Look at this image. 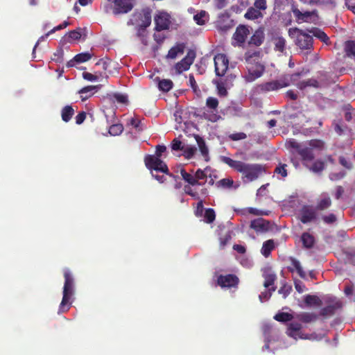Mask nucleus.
<instances>
[{
  "label": "nucleus",
  "instance_id": "obj_1",
  "mask_svg": "<svg viewBox=\"0 0 355 355\" xmlns=\"http://www.w3.org/2000/svg\"><path fill=\"white\" fill-rule=\"evenodd\" d=\"M287 148L293 149L291 151L293 158L292 162L295 167L300 164L311 169V141L306 140L302 142L295 139L286 141Z\"/></svg>",
  "mask_w": 355,
  "mask_h": 355
},
{
  "label": "nucleus",
  "instance_id": "obj_2",
  "mask_svg": "<svg viewBox=\"0 0 355 355\" xmlns=\"http://www.w3.org/2000/svg\"><path fill=\"white\" fill-rule=\"evenodd\" d=\"M221 159L223 162L227 164L230 167L242 173V179L244 181L252 182L257 180L263 171V168L260 164H247L225 156L222 157Z\"/></svg>",
  "mask_w": 355,
  "mask_h": 355
},
{
  "label": "nucleus",
  "instance_id": "obj_3",
  "mask_svg": "<svg viewBox=\"0 0 355 355\" xmlns=\"http://www.w3.org/2000/svg\"><path fill=\"white\" fill-rule=\"evenodd\" d=\"M259 52L258 51H248L245 53L248 73L244 78L247 82H252L263 73L265 67L259 62Z\"/></svg>",
  "mask_w": 355,
  "mask_h": 355
},
{
  "label": "nucleus",
  "instance_id": "obj_4",
  "mask_svg": "<svg viewBox=\"0 0 355 355\" xmlns=\"http://www.w3.org/2000/svg\"><path fill=\"white\" fill-rule=\"evenodd\" d=\"M323 304L325 306L321 309L320 314L324 317L333 315L336 310L340 309L343 306L342 302L333 296H326L321 300L315 295H312V307Z\"/></svg>",
  "mask_w": 355,
  "mask_h": 355
},
{
  "label": "nucleus",
  "instance_id": "obj_5",
  "mask_svg": "<svg viewBox=\"0 0 355 355\" xmlns=\"http://www.w3.org/2000/svg\"><path fill=\"white\" fill-rule=\"evenodd\" d=\"M64 284L63 287V297L59 306L58 313L68 311L71 307L69 302L73 295L74 281L72 275L69 269L64 271Z\"/></svg>",
  "mask_w": 355,
  "mask_h": 355
},
{
  "label": "nucleus",
  "instance_id": "obj_6",
  "mask_svg": "<svg viewBox=\"0 0 355 355\" xmlns=\"http://www.w3.org/2000/svg\"><path fill=\"white\" fill-rule=\"evenodd\" d=\"M151 10L146 8L142 9L140 12H135L132 15V18L128 22V24H137L139 30L144 31L151 24Z\"/></svg>",
  "mask_w": 355,
  "mask_h": 355
},
{
  "label": "nucleus",
  "instance_id": "obj_7",
  "mask_svg": "<svg viewBox=\"0 0 355 355\" xmlns=\"http://www.w3.org/2000/svg\"><path fill=\"white\" fill-rule=\"evenodd\" d=\"M307 71H301L294 73L293 74H284L282 76V80H284L288 83V86L291 84L296 85L300 89H304L308 86L311 85V80H301V78L306 75Z\"/></svg>",
  "mask_w": 355,
  "mask_h": 355
},
{
  "label": "nucleus",
  "instance_id": "obj_8",
  "mask_svg": "<svg viewBox=\"0 0 355 355\" xmlns=\"http://www.w3.org/2000/svg\"><path fill=\"white\" fill-rule=\"evenodd\" d=\"M144 163L149 170L159 171L165 174H169L167 165L159 157L153 155H147L144 157Z\"/></svg>",
  "mask_w": 355,
  "mask_h": 355
},
{
  "label": "nucleus",
  "instance_id": "obj_9",
  "mask_svg": "<svg viewBox=\"0 0 355 355\" xmlns=\"http://www.w3.org/2000/svg\"><path fill=\"white\" fill-rule=\"evenodd\" d=\"M284 81L281 77L279 80L263 83L257 86V91L261 93H266L288 87V83Z\"/></svg>",
  "mask_w": 355,
  "mask_h": 355
},
{
  "label": "nucleus",
  "instance_id": "obj_10",
  "mask_svg": "<svg viewBox=\"0 0 355 355\" xmlns=\"http://www.w3.org/2000/svg\"><path fill=\"white\" fill-rule=\"evenodd\" d=\"M290 35H296V44L301 49H308L311 45V35L303 30L295 28L289 30Z\"/></svg>",
  "mask_w": 355,
  "mask_h": 355
},
{
  "label": "nucleus",
  "instance_id": "obj_11",
  "mask_svg": "<svg viewBox=\"0 0 355 355\" xmlns=\"http://www.w3.org/2000/svg\"><path fill=\"white\" fill-rule=\"evenodd\" d=\"M218 105L219 102L216 98L209 96L207 98L206 106L211 111L204 113V116L206 119L211 122H216L220 118L217 112Z\"/></svg>",
  "mask_w": 355,
  "mask_h": 355
},
{
  "label": "nucleus",
  "instance_id": "obj_12",
  "mask_svg": "<svg viewBox=\"0 0 355 355\" xmlns=\"http://www.w3.org/2000/svg\"><path fill=\"white\" fill-rule=\"evenodd\" d=\"M113 14L115 15L126 14L134 7V0H113Z\"/></svg>",
  "mask_w": 355,
  "mask_h": 355
},
{
  "label": "nucleus",
  "instance_id": "obj_13",
  "mask_svg": "<svg viewBox=\"0 0 355 355\" xmlns=\"http://www.w3.org/2000/svg\"><path fill=\"white\" fill-rule=\"evenodd\" d=\"M215 72L216 76H223L227 71L229 66V60L227 56L223 53H218L214 57Z\"/></svg>",
  "mask_w": 355,
  "mask_h": 355
},
{
  "label": "nucleus",
  "instance_id": "obj_14",
  "mask_svg": "<svg viewBox=\"0 0 355 355\" xmlns=\"http://www.w3.org/2000/svg\"><path fill=\"white\" fill-rule=\"evenodd\" d=\"M239 283V277L234 274L220 275L217 278V284L221 288H236Z\"/></svg>",
  "mask_w": 355,
  "mask_h": 355
},
{
  "label": "nucleus",
  "instance_id": "obj_15",
  "mask_svg": "<svg viewBox=\"0 0 355 355\" xmlns=\"http://www.w3.org/2000/svg\"><path fill=\"white\" fill-rule=\"evenodd\" d=\"M196 58V53L193 50H189L187 55L175 65L176 73L180 74L187 71L193 64Z\"/></svg>",
  "mask_w": 355,
  "mask_h": 355
},
{
  "label": "nucleus",
  "instance_id": "obj_16",
  "mask_svg": "<svg viewBox=\"0 0 355 355\" xmlns=\"http://www.w3.org/2000/svg\"><path fill=\"white\" fill-rule=\"evenodd\" d=\"M250 227L254 230L257 234L266 233L272 230L270 221L263 218H258L250 222Z\"/></svg>",
  "mask_w": 355,
  "mask_h": 355
},
{
  "label": "nucleus",
  "instance_id": "obj_17",
  "mask_svg": "<svg viewBox=\"0 0 355 355\" xmlns=\"http://www.w3.org/2000/svg\"><path fill=\"white\" fill-rule=\"evenodd\" d=\"M155 24V29L157 31L166 30L170 24V16L164 12H159L154 17Z\"/></svg>",
  "mask_w": 355,
  "mask_h": 355
},
{
  "label": "nucleus",
  "instance_id": "obj_18",
  "mask_svg": "<svg viewBox=\"0 0 355 355\" xmlns=\"http://www.w3.org/2000/svg\"><path fill=\"white\" fill-rule=\"evenodd\" d=\"M288 261L290 265L287 266L288 270L292 273L296 272L300 277L304 279L306 272L301 263L294 257H289Z\"/></svg>",
  "mask_w": 355,
  "mask_h": 355
},
{
  "label": "nucleus",
  "instance_id": "obj_19",
  "mask_svg": "<svg viewBox=\"0 0 355 355\" xmlns=\"http://www.w3.org/2000/svg\"><path fill=\"white\" fill-rule=\"evenodd\" d=\"M249 30L244 25L239 26L233 35V39L236 43L241 44L245 42L247 35L249 34Z\"/></svg>",
  "mask_w": 355,
  "mask_h": 355
},
{
  "label": "nucleus",
  "instance_id": "obj_20",
  "mask_svg": "<svg viewBox=\"0 0 355 355\" xmlns=\"http://www.w3.org/2000/svg\"><path fill=\"white\" fill-rule=\"evenodd\" d=\"M292 6H295L293 0H275L274 9L277 12L292 11Z\"/></svg>",
  "mask_w": 355,
  "mask_h": 355
},
{
  "label": "nucleus",
  "instance_id": "obj_21",
  "mask_svg": "<svg viewBox=\"0 0 355 355\" xmlns=\"http://www.w3.org/2000/svg\"><path fill=\"white\" fill-rule=\"evenodd\" d=\"M292 12L297 23L307 21L311 17V11H301L295 6H292Z\"/></svg>",
  "mask_w": 355,
  "mask_h": 355
},
{
  "label": "nucleus",
  "instance_id": "obj_22",
  "mask_svg": "<svg viewBox=\"0 0 355 355\" xmlns=\"http://www.w3.org/2000/svg\"><path fill=\"white\" fill-rule=\"evenodd\" d=\"M331 205V200L329 195L326 193L321 194L317 200L315 209L318 210H324L329 207Z\"/></svg>",
  "mask_w": 355,
  "mask_h": 355
},
{
  "label": "nucleus",
  "instance_id": "obj_23",
  "mask_svg": "<svg viewBox=\"0 0 355 355\" xmlns=\"http://www.w3.org/2000/svg\"><path fill=\"white\" fill-rule=\"evenodd\" d=\"M301 329H302V324L300 323H298L296 322H292L288 324L286 333L289 336L295 338H296L297 336L302 338L300 336Z\"/></svg>",
  "mask_w": 355,
  "mask_h": 355
},
{
  "label": "nucleus",
  "instance_id": "obj_24",
  "mask_svg": "<svg viewBox=\"0 0 355 355\" xmlns=\"http://www.w3.org/2000/svg\"><path fill=\"white\" fill-rule=\"evenodd\" d=\"M265 35L262 29H257L250 38L249 42L250 44H253L256 46L261 45L264 41Z\"/></svg>",
  "mask_w": 355,
  "mask_h": 355
},
{
  "label": "nucleus",
  "instance_id": "obj_25",
  "mask_svg": "<svg viewBox=\"0 0 355 355\" xmlns=\"http://www.w3.org/2000/svg\"><path fill=\"white\" fill-rule=\"evenodd\" d=\"M186 45L184 43H178L172 48L168 52L166 57L171 59H175L178 55L183 54Z\"/></svg>",
  "mask_w": 355,
  "mask_h": 355
},
{
  "label": "nucleus",
  "instance_id": "obj_26",
  "mask_svg": "<svg viewBox=\"0 0 355 355\" xmlns=\"http://www.w3.org/2000/svg\"><path fill=\"white\" fill-rule=\"evenodd\" d=\"M87 35V28H78L76 30L71 31L68 33V37L73 40H78L83 37L85 40Z\"/></svg>",
  "mask_w": 355,
  "mask_h": 355
},
{
  "label": "nucleus",
  "instance_id": "obj_27",
  "mask_svg": "<svg viewBox=\"0 0 355 355\" xmlns=\"http://www.w3.org/2000/svg\"><path fill=\"white\" fill-rule=\"evenodd\" d=\"M195 139L202 155L204 157L205 161L208 162L209 160V150L207 146H206L205 140L203 139V138H202L200 136L198 135H195Z\"/></svg>",
  "mask_w": 355,
  "mask_h": 355
},
{
  "label": "nucleus",
  "instance_id": "obj_28",
  "mask_svg": "<svg viewBox=\"0 0 355 355\" xmlns=\"http://www.w3.org/2000/svg\"><path fill=\"white\" fill-rule=\"evenodd\" d=\"M264 278L263 286L265 288H271L273 286L275 280L277 279L276 275L269 270H266L263 273Z\"/></svg>",
  "mask_w": 355,
  "mask_h": 355
},
{
  "label": "nucleus",
  "instance_id": "obj_29",
  "mask_svg": "<svg viewBox=\"0 0 355 355\" xmlns=\"http://www.w3.org/2000/svg\"><path fill=\"white\" fill-rule=\"evenodd\" d=\"M298 218L303 223L311 221V207L309 205L303 206L298 213Z\"/></svg>",
  "mask_w": 355,
  "mask_h": 355
},
{
  "label": "nucleus",
  "instance_id": "obj_30",
  "mask_svg": "<svg viewBox=\"0 0 355 355\" xmlns=\"http://www.w3.org/2000/svg\"><path fill=\"white\" fill-rule=\"evenodd\" d=\"M97 87V86L89 85L80 89L78 93L80 94L81 100L85 101L89 98L94 94V91L96 90Z\"/></svg>",
  "mask_w": 355,
  "mask_h": 355
},
{
  "label": "nucleus",
  "instance_id": "obj_31",
  "mask_svg": "<svg viewBox=\"0 0 355 355\" xmlns=\"http://www.w3.org/2000/svg\"><path fill=\"white\" fill-rule=\"evenodd\" d=\"M275 244L272 239L267 240L263 242L261 252L265 257H268L271 252L275 249Z\"/></svg>",
  "mask_w": 355,
  "mask_h": 355
},
{
  "label": "nucleus",
  "instance_id": "obj_32",
  "mask_svg": "<svg viewBox=\"0 0 355 355\" xmlns=\"http://www.w3.org/2000/svg\"><path fill=\"white\" fill-rule=\"evenodd\" d=\"M312 37L318 38L327 45L329 44V37L324 31L318 28H312Z\"/></svg>",
  "mask_w": 355,
  "mask_h": 355
},
{
  "label": "nucleus",
  "instance_id": "obj_33",
  "mask_svg": "<svg viewBox=\"0 0 355 355\" xmlns=\"http://www.w3.org/2000/svg\"><path fill=\"white\" fill-rule=\"evenodd\" d=\"M244 17L247 19L254 20L262 18L263 14L254 7H250L245 13Z\"/></svg>",
  "mask_w": 355,
  "mask_h": 355
},
{
  "label": "nucleus",
  "instance_id": "obj_34",
  "mask_svg": "<svg viewBox=\"0 0 355 355\" xmlns=\"http://www.w3.org/2000/svg\"><path fill=\"white\" fill-rule=\"evenodd\" d=\"M75 111L71 105H66L61 110V117L63 121L67 123L72 118Z\"/></svg>",
  "mask_w": 355,
  "mask_h": 355
},
{
  "label": "nucleus",
  "instance_id": "obj_35",
  "mask_svg": "<svg viewBox=\"0 0 355 355\" xmlns=\"http://www.w3.org/2000/svg\"><path fill=\"white\" fill-rule=\"evenodd\" d=\"M345 55L349 58H355V41L348 40L344 44Z\"/></svg>",
  "mask_w": 355,
  "mask_h": 355
},
{
  "label": "nucleus",
  "instance_id": "obj_36",
  "mask_svg": "<svg viewBox=\"0 0 355 355\" xmlns=\"http://www.w3.org/2000/svg\"><path fill=\"white\" fill-rule=\"evenodd\" d=\"M195 181H196V185L202 186L204 185L207 182V175L205 171L201 169H198L195 174Z\"/></svg>",
  "mask_w": 355,
  "mask_h": 355
},
{
  "label": "nucleus",
  "instance_id": "obj_37",
  "mask_svg": "<svg viewBox=\"0 0 355 355\" xmlns=\"http://www.w3.org/2000/svg\"><path fill=\"white\" fill-rule=\"evenodd\" d=\"M297 243L301 244L304 248H311V234L309 232H304L299 238Z\"/></svg>",
  "mask_w": 355,
  "mask_h": 355
},
{
  "label": "nucleus",
  "instance_id": "obj_38",
  "mask_svg": "<svg viewBox=\"0 0 355 355\" xmlns=\"http://www.w3.org/2000/svg\"><path fill=\"white\" fill-rule=\"evenodd\" d=\"M193 19L198 25H204L209 19V15L205 10H201L193 16Z\"/></svg>",
  "mask_w": 355,
  "mask_h": 355
},
{
  "label": "nucleus",
  "instance_id": "obj_39",
  "mask_svg": "<svg viewBox=\"0 0 355 355\" xmlns=\"http://www.w3.org/2000/svg\"><path fill=\"white\" fill-rule=\"evenodd\" d=\"M274 319L278 322H286L295 319V315L286 312H279L275 316Z\"/></svg>",
  "mask_w": 355,
  "mask_h": 355
},
{
  "label": "nucleus",
  "instance_id": "obj_40",
  "mask_svg": "<svg viewBox=\"0 0 355 355\" xmlns=\"http://www.w3.org/2000/svg\"><path fill=\"white\" fill-rule=\"evenodd\" d=\"M232 239V232L230 230H227L225 232H221L220 234L219 241H220V248L223 249L226 245L230 242Z\"/></svg>",
  "mask_w": 355,
  "mask_h": 355
},
{
  "label": "nucleus",
  "instance_id": "obj_41",
  "mask_svg": "<svg viewBox=\"0 0 355 355\" xmlns=\"http://www.w3.org/2000/svg\"><path fill=\"white\" fill-rule=\"evenodd\" d=\"M242 214L243 215L252 214L254 216H268L269 214V211L259 210L254 207H247L242 210Z\"/></svg>",
  "mask_w": 355,
  "mask_h": 355
},
{
  "label": "nucleus",
  "instance_id": "obj_42",
  "mask_svg": "<svg viewBox=\"0 0 355 355\" xmlns=\"http://www.w3.org/2000/svg\"><path fill=\"white\" fill-rule=\"evenodd\" d=\"M173 83L172 80L169 79H162L159 81L158 87L159 90L167 92L170 91L173 87Z\"/></svg>",
  "mask_w": 355,
  "mask_h": 355
},
{
  "label": "nucleus",
  "instance_id": "obj_43",
  "mask_svg": "<svg viewBox=\"0 0 355 355\" xmlns=\"http://www.w3.org/2000/svg\"><path fill=\"white\" fill-rule=\"evenodd\" d=\"M128 124L132 125L137 131H141L144 129L141 120L137 116L131 117L128 119Z\"/></svg>",
  "mask_w": 355,
  "mask_h": 355
},
{
  "label": "nucleus",
  "instance_id": "obj_44",
  "mask_svg": "<svg viewBox=\"0 0 355 355\" xmlns=\"http://www.w3.org/2000/svg\"><path fill=\"white\" fill-rule=\"evenodd\" d=\"M180 174L182 175V179L187 182L189 184L195 186L196 181L194 175H192L189 173H187L184 169L182 168L180 170Z\"/></svg>",
  "mask_w": 355,
  "mask_h": 355
},
{
  "label": "nucleus",
  "instance_id": "obj_45",
  "mask_svg": "<svg viewBox=\"0 0 355 355\" xmlns=\"http://www.w3.org/2000/svg\"><path fill=\"white\" fill-rule=\"evenodd\" d=\"M123 126L121 123L112 124L109 128V133L112 136H118L122 133Z\"/></svg>",
  "mask_w": 355,
  "mask_h": 355
},
{
  "label": "nucleus",
  "instance_id": "obj_46",
  "mask_svg": "<svg viewBox=\"0 0 355 355\" xmlns=\"http://www.w3.org/2000/svg\"><path fill=\"white\" fill-rule=\"evenodd\" d=\"M204 218L207 223H212L216 219V214L214 209H206L204 214Z\"/></svg>",
  "mask_w": 355,
  "mask_h": 355
},
{
  "label": "nucleus",
  "instance_id": "obj_47",
  "mask_svg": "<svg viewBox=\"0 0 355 355\" xmlns=\"http://www.w3.org/2000/svg\"><path fill=\"white\" fill-rule=\"evenodd\" d=\"M286 40L282 37H278L275 40V50L283 53L285 49Z\"/></svg>",
  "mask_w": 355,
  "mask_h": 355
},
{
  "label": "nucleus",
  "instance_id": "obj_48",
  "mask_svg": "<svg viewBox=\"0 0 355 355\" xmlns=\"http://www.w3.org/2000/svg\"><path fill=\"white\" fill-rule=\"evenodd\" d=\"M287 164L279 163L275 168L274 173L281 175L282 178H286L288 175Z\"/></svg>",
  "mask_w": 355,
  "mask_h": 355
},
{
  "label": "nucleus",
  "instance_id": "obj_49",
  "mask_svg": "<svg viewBox=\"0 0 355 355\" xmlns=\"http://www.w3.org/2000/svg\"><path fill=\"white\" fill-rule=\"evenodd\" d=\"M91 58L92 54L88 52L78 53L74 56V60L77 63L85 62L89 60Z\"/></svg>",
  "mask_w": 355,
  "mask_h": 355
},
{
  "label": "nucleus",
  "instance_id": "obj_50",
  "mask_svg": "<svg viewBox=\"0 0 355 355\" xmlns=\"http://www.w3.org/2000/svg\"><path fill=\"white\" fill-rule=\"evenodd\" d=\"M51 60L57 63H62L64 61V51L62 48L58 49L53 54Z\"/></svg>",
  "mask_w": 355,
  "mask_h": 355
},
{
  "label": "nucleus",
  "instance_id": "obj_51",
  "mask_svg": "<svg viewBox=\"0 0 355 355\" xmlns=\"http://www.w3.org/2000/svg\"><path fill=\"white\" fill-rule=\"evenodd\" d=\"M182 151H183V155L187 159H190L192 157H193L194 154L196 153V148L194 146H184Z\"/></svg>",
  "mask_w": 355,
  "mask_h": 355
},
{
  "label": "nucleus",
  "instance_id": "obj_52",
  "mask_svg": "<svg viewBox=\"0 0 355 355\" xmlns=\"http://www.w3.org/2000/svg\"><path fill=\"white\" fill-rule=\"evenodd\" d=\"M234 181L230 178H223L216 182V186L221 188H231L233 186Z\"/></svg>",
  "mask_w": 355,
  "mask_h": 355
},
{
  "label": "nucleus",
  "instance_id": "obj_53",
  "mask_svg": "<svg viewBox=\"0 0 355 355\" xmlns=\"http://www.w3.org/2000/svg\"><path fill=\"white\" fill-rule=\"evenodd\" d=\"M276 290L275 286H272L268 289V291H264L261 293V294L259 295V298L260 301L262 302L265 300H268L270 298L272 292H274Z\"/></svg>",
  "mask_w": 355,
  "mask_h": 355
},
{
  "label": "nucleus",
  "instance_id": "obj_54",
  "mask_svg": "<svg viewBox=\"0 0 355 355\" xmlns=\"http://www.w3.org/2000/svg\"><path fill=\"white\" fill-rule=\"evenodd\" d=\"M295 319H297L299 321L304 323L311 322V313H300L295 315Z\"/></svg>",
  "mask_w": 355,
  "mask_h": 355
},
{
  "label": "nucleus",
  "instance_id": "obj_55",
  "mask_svg": "<svg viewBox=\"0 0 355 355\" xmlns=\"http://www.w3.org/2000/svg\"><path fill=\"white\" fill-rule=\"evenodd\" d=\"M325 168V163L321 160H316L312 164V171L318 173Z\"/></svg>",
  "mask_w": 355,
  "mask_h": 355
},
{
  "label": "nucleus",
  "instance_id": "obj_56",
  "mask_svg": "<svg viewBox=\"0 0 355 355\" xmlns=\"http://www.w3.org/2000/svg\"><path fill=\"white\" fill-rule=\"evenodd\" d=\"M191 185H185L184 187V193L190 196H191L193 198L196 200H198L200 198L199 194L198 192L193 191V189L191 187Z\"/></svg>",
  "mask_w": 355,
  "mask_h": 355
},
{
  "label": "nucleus",
  "instance_id": "obj_57",
  "mask_svg": "<svg viewBox=\"0 0 355 355\" xmlns=\"http://www.w3.org/2000/svg\"><path fill=\"white\" fill-rule=\"evenodd\" d=\"M191 185H185L184 187V193L190 196H191L193 198L196 200H198L200 198L199 194L198 192L193 191V189L191 187Z\"/></svg>",
  "mask_w": 355,
  "mask_h": 355
},
{
  "label": "nucleus",
  "instance_id": "obj_58",
  "mask_svg": "<svg viewBox=\"0 0 355 355\" xmlns=\"http://www.w3.org/2000/svg\"><path fill=\"white\" fill-rule=\"evenodd\" d=\"M69 25V23L67 21H64L62 24L54 27L50 31H49L44 36H42L40 39H44V37H48L49 35L55 33V31L62 30Z\"/></svg>",
  "mask_w": 355,
  "mask_h": 355
},
{
  "label": "nucleus",
  "instance_id": "obj_59",
  "mask_svg": "<svg viewBox=\"0 0 355 355\" xmlns=\"http://www.w3.org/2000/svg\"><path fill=\"white\" fill-rule=\"evenodd\" d=\"M322 77L320 79L319 81H318V80L313 81L312 80V83H311L312 87H322L329 83L327 78V74L322 73Z\"/></svg>",
  "mask_w": 355,
  "mask_h": 355
},
{
  "label": "nucleus",
  "instance_id": "obj_60",
  "mask_svg": "<svg viewBox=\"0 0 355 355\" xmlns=\"http://www.w3.org/2000/svg\"><path fill=\"white\" fill-rule=\"evenodd\" d=\"M339 163L345 168L351 170L353 168V164L349 159L343 156L339 157Z\"/></svg>",
  "mask_w": 355,
  "mask_h": 355
},
{
  "label": "nucleus",
  "instance_id": "obj_61",
  "mask_svg": "<svg viewBox=\"0 0 355 355\" xmlns=\"http://www.w3.org/2000/svg\"><path fill=\"white\" fill-rule=\"evenodd\" d=\"M292 291V286L284 284L282 285V286L279 290V293L282 295L284 298H286L291 292Z\"/></svg>",
  "mask_w": 355,
  "mask_h": 355
},
{
  "label": "nucleus",
  "instance_id": "obj_62",
  "mask_svg": "<svg viewBox=\"0 0 355 355\" xmlns=\"http://www.w3.org/2000/svg\"><path fill=\"white\" fill-rule=\"evenodd\" d=\"M345 175L346 172L345 171H340L337 173H331L329 177L331 181H337L343 179Z\"/></svg>",
  "mask_w": 355,
  "mask_h": 355
},
{
  "label": "nucleus",
  "instance_id": "obj_63",
  "mask_svg": "<svg viewBox=\"0 0 355 355\" xmlns=\"http://www.w3.org/2000/svg\"><path fill=\"white\" fill-rule=\"evenodd\" d=\"M336 216L334 214H329L322 216L323 222L328 225L334 223L336 221Z\"/></svg>",
  "mask_w": 355,
  "mask_h": 355
},
{
  "label": "nucleus",
  "instance_id": "obj_64",
  "mask_svg": "<svg viewBox=\"0 0 355 355\" xmlns=\"http://www.w3.org/2000/svg\"><path fill=\"white\" fill-rule=\"evenodd\" d=\"M253 7L259 11L265 10L267 8L266 0H255Z\"/></svg>",
  "mask_w": 355,
  "mask_h": 355
}]
</instances>
